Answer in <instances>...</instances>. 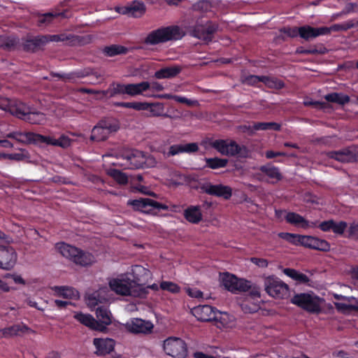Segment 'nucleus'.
<instances>
[{"label": "nucleus", "mask_w": 358, "mask_h": 358, "mask_svg": "<svg viewBox=\"0 0 358 358\" xmlns=\"http://www.w3.org/2000/svg\"><path fill=\"white\" fill-rule=\"evenodd\" d=\"M250 262L260 268H266L268 266V260L263 258L253 257L250 258Z\"/></svg>", "instance_id": "59"}, {"label": "nucleus", "mask_w": 358, "mask_h": 358, "mask_svg": "<svg viewBox=\"0 0 358 358\" xmlns=\"http://www.w3.org/2000/svg\"><path fill=\"white\" fill-rule=\"evenodd\" d=\"M130 15L136 17L138 14L142 15L145 10V7L143 3L139 1H133L129 5Z\"/></svg>", "instance_id": "47"}, {"label": "nucleus", "mask_w": 358, "mask_h": 358, "mask_svg": "<svg viewBox=\"0 0 358 358\" xmlns=\"http://www.w3.org/2000/svg\"><path fill=\"white\" fill-rule=\"evenodd\" d=\"M217 26L216 24H212L210 22H207L205 24L204 29H205V36L206 37V39L205 41H208L210 39V36L213 34L217 29Z\"/></svg>", "instance_id": "57"}, {"label": "nucleus", "mask_w": 358, "mask_h": 358, "mask_svg": "<svg viewBox=\"0 0 358 358\" xmlns=\"http://www.w3.org/2000/svg\"><path fill=\"white\" fill-rule=\"evenodd\" d=\"M187 292L188 296L192 298L199 299L203 297V292L196 288H188Z\"/></svg>", "instance_id": "60"}, {"label": "nucleus", "mask_w": 358, "mask_h": 358, "mask_svg": "<svg viewBox=\"0 0 358 358\" xmlns=\"http://www.w3.org/2000/svg\"><path fill=\"white\" fill-rule=\"evenodd\" d=\"M262 83L269 89L281 90L285 87V83L275 77L271 76H263Z\"/></svg>", "instance_id": "39"}, {"label": "nucleus", "mask_w": 358, "mask_h": 358, "mask_svg": "<svg viewBox=\"0 0 358 358\" xmlns=\"http://www.w3.org/2000/svg\"><path fill=\"white\" fill-rule=\"evenodd\" d=\"M287 156V154L284 152H275L273 150H267L266 152V157L268 159H272L275 157Z\"/></svg>", "instance_id": "63"}, {"label": "nucleus", "mask_w": 358, "mask_h": 358, "mask_svg": "<svg viewBox=\"0 0 358 358\" xmlns=\"http://www.w3.org/2000/svg\"><path fill=\"white\" fill-rule=\"evenodd\" d=\"M56 138L50 136H44L42 134H34V143H43L46 145H55Z\"/></svg>", "instance_id": "53"}, {"label": "nucleus", "mask_w": 358, "mask_h": 358, "mask_svg": "<svg viewBox=\"0 0 358 358\" xmlns=\"http://www.w3.org/2000/svg\"><path fill=\"white\" fill-rule=\"evenodd\" d=\"M126 84L113 83L108 88L109 95L114 96L117 94H126L125 93Z\"/></svg>", "instance_id": "49"}, {"label": "nucleus", "mask_w": 358, "mask_h": 358, "mask_svg": "<svg viewBox=\"0 0 358 358\" xmlns=\"http://www.w3.org/2000/svg\"><path fill=\"white\" fill-rule=\"evenodd\" d=\"M131 273L133 276L132 282L137 286L145 285L152 276L149 269L138 265L132 266Z\"/></svg>", "instance_id": "19"}, {"label": "nucleus", "mask_w": 358, "mask_h": 358, "mask_svg": "<svg viewBox=\"0 0 358 358\" xmlns=\"http://www.w3.org/2000/svg\"><path fill=\"white\" fill-rule=\"evenodd\" d=\"M192 313L199 322H212L215 319L217 308L208 305L194 307Z\"/></svg>", "instance_id": "17"}, {"label": "nucleus", "mask_w": 358, "mask_h": 358, "mask_svg": "<svg viewBox=\"0 0 358 358\" xmlns=\"http://www.w3.org/2000/svg\"><path fill=\"white\" fill-rule=\"evenodd\" d=\"M199 189L201 192L206 194L221 197L224 200H229L233 194L232 188L224 185H213L210 182H206L200 185Z\"/></svg>", "instance_id": "15"}, {"label": "nucleus", "mask_w": 358, "mask_h": 358, "mask_svg": "<svg viewBox=\"0 0 358 358\" xmlns=\"http://www.w3.org/2000/svg\"><path fill=\"white\" fill-rule=\"evenodd\" d=\"M354 23L352 22H345L341 24H334L329 27H314L306 24L299 27V37L306 42H309L313 39L323 35H327L331 31H345L354 27Z\"/></svg>", "instance_id": "8"}, {"label": "nucleus", "mask_w": 358, "mask_h": 358, "mask_svg": "<svg viewBox=\"0 0 358 358\" xmlns=\"http://www.w3.org/2000/svg\"><path fill=\"white\" fill-rule=\"evenodd\" d=\"M96 316L98 319L96 321L99 322V324L103 326V332H106L107 326L112 322L111 314L109 310L105 306L98 307L96 310Z\"/></svg>", "instance_id": "29"}, {"label": "nucleus", "mask_w": 358, "mask_h": 358, "mask_svg": "<svg viewBox=\"0 0 358 358\" xmlns=\"http://www.w3.org/2000/svg\"><path fill=\"white\" fill-rule=\"evenodd\" d=\"M264 289L268 295L275 299H285L288 296V285L273 275L264 280Z\"/></svg>", "instance_id": "11"}, {"label": "nucleus", "mask_w": 358, "mask_h": 358, "mask_svg": "<svg viewBox=\"0 0 358 358\" xmlns=\"http://www.w3.org/2000/svg\"><path fill=\"white\" fill-rule=\"evenodd\" d=\"M334 307H336L337 311L342 313H347L350 311H357L358 306L355 305L345 304L341 302H334Z\"/></svg>", "instance_id": "50"}, {"label": "nucleus", "mask_w": 358, "mask_h": 358, "mask_svg": "<svg viewBox=\"0 0 358 358\" xmlns=\"http://www.w3.org/2000/svg\"><path fill=\"white\" fill-rule=\"evenodd\" d=\"M119 126L111 120H101L94 129H92L90 139L97 142L103 141L108 138L113 132L117 131Z\"/></svg>", "instance_id": "13"}, {"label": "nucleus", "mask_w": 358, "mask_h": 358, "mask_svg": "<svg viewBox=\"0 0 358 358\" xmlns=\"http://www.w3.org/2000/svg\"><path fill=\"white\" fill-rule=\"evenodd\" d=\"M71 145V139L65 135H62L59 138H56L55 146L66 148Z\"/></svg>", "instance_id": "55"}, {"label": "nucleus", "mask_w": 358, "mask_h": 358, "mask_svg": "<svg viewBox=\"0 0 358 358\" xmlns=\"http://www.w3.org/2000/svg\"><path fill=\"white\" fill-rule=\"evenodd\" d=\"M128 204L131 205L133 209L148 214H154L155 213V210H166L169 209L168 206L148 198L129 200Z\"/></svg>", "instance_id": "12"}, {"label": "nucleus", "mask_w": 358, "mask_h": 358, "mask_svg": "<svg viewBox=\"0 0 358 358\" xmlns=\"http://www.w3.org/2000/svg\"><path fill=\"white\" fill-rule=\"evenodd\" d=\"M285 220L288 224L301 227L303 229L317 227L320 231L328 232L332 231L337 236H343L348 228V222L343 220L336 222L333 220H327L319 224L315 222H310L301 215L294 212H288L285 215Z\"/></svg>", "instance_id": "2"}, {"label": "nucleus", "mask_w": 358, "mask_h": 358, "mask_svg": "<svg viewBox=\"0 0 358 358\" xmlns=\"http://www.w3.org/2000/svg\"><path fill=\"white\" fill-rule=\"evenodd\" d=\"M34 134L32 132L13 131L6 134V138L15 139L22 144H30L34 141Z\"/></svg>", "instance_id": "30"}, {"label": "nucleus", "mask_w": 358, "mask_h": 358, "mask_svg": "<svg viewBox=\"0 0 358 358\" xmlns=\"http://www.w3.org/2000/svg\"><path fill=\"white\" fill-rule=\"evenodd\" d=\"M329 49L326 46H298L296 52L298 54H324Z\"/></svg>", "instance_id": "36"}, {"label": "nucleus", "mask_w": 358, "mask_h": 358, "mask_svg": "<svg viewBox=\"0 0 358 358\" xmlns=\"http://www.w3.org/2000/svg\"><path fill=\"white\" fill-rule=\"evenodd\" d=\"M129 49L124 46H106L103 50V54L108 57H113L120 54H126Z\"/></svg>", "instance_id": "45"}, {"label": "nucleus", "mask_w": 358, "mask_h": 358, "mask_svg": "<svg viewBox=\"0 0 358 358\" xmlns=\"http://www.w3.org/2000/svg\"><path fill=\"white\" fill-rule=\"evenodd\" d=\"M55 16H56V15H54L51 13H45L39 19L38 23H39V24H45V23H50Z\"/></svg>", "instance_id": "62"}, {"label": "nucleus", "mask_w": 358, "mask_h": 358, "mask_svg": "<svg viewBox=\"0 0 358 358\" xmlns=\"http://www.w3.org/2000/svg\"><path fill=\"white\" fill-rule=\"evenodd\" d=\"M108 175L112 177L120 185H126L129 182L127 176L119 169H111L108 171Z\"/></svg>", "instance_id": "41"}, {"label": "nucleus", "mask_w": 358, "mask_h": 358, "mask_svg": "<svg viewBox=\"0 0 358 358\" xmlns=\"http://www.w3.org/2000/svg\"><path fill=\"white\" fill-rule=\"evenodd\" d=\"M284 273L299 283L306 284L309 282V278L308 275L295 269L289 268H285L284 270Z\"/></svg>", "instance_id": "37"}, {"label": "nucleus", "mask_w": 358, "mask_h": 358, "mask_svg": "<svg viewBox=\"0 0 358 358\" xmlns=\"http://www.w3.org/2000/svg\"><path fill=\"white\" fill-rule=\"evenodd\" d=\"M3 157L10 160L22 161L29 159V153L25 150H21L20 153L4 154Z\"/></svg>", "instance_id": "51"}, {"label": "nucleus", "mask_w": 358, "mask_h": 358, "mask_svg": "<svg viewBox=\"0 0 358 358\" xmlns=\"http://www.w3.org/2000/svg\"><path fill=\"white\" fill-rule=\"evenodd\" d=\"M124 159L131 165V169H141L145 164V157L142 151L129 150L124 154Z\"/></svg>", "instance_id": "21"}, {"label": "nucleus", "mask_w": 358, "mask_h": 358, "mask_svg": "<svg viewBox=\"0 0 358 358\" xmlns=\"http://www.w3.org/2000/svg\"><path fill=\"white\" fill-rule=\"evenodd\" d=\"M30 110H31L30 106L19 100L10 101L7 109L10 114L15 116L20 120L23 119Z\"/></svg>", "instance_id": "23"}, {"label": "nucleus", "mask_w": 358, "mask_h": 358, "mask_svg": "<svg viewBox=\"0 0 358 358\" xmlns=\"http://www.w3.org/2000/svg\"><path fill=\"white\" fill-rule=\"evenodd\" d=\"M159 288L164 291L170 292L172 294H177L180 292V287L171 281H163L160 282Z\"/></svg>", "instance_id": "48"}, {"label": "nucleus", "mask_w": 358, "mask_h": 358, "mask_svg": "<svg viewBox=\"0 0 358 358\" xmlns=\"http://www.w3.org/2000/svg\"><path fill=\"white\" fill-rule=\"evenodd\" d=\"M210 146L223 155L246 159L250 151L245 145H240L233 139H216L210 143Z\"/></svg>", "instance_id": "7"}, {"label": "nucleus", "mask_w": 358, "mask_h": 358, "mask_svg": "<svg viewBox=\"0 0 358 358\" xmlns=\"http://www.w3.org/2000/svg\"><path fill=\"white\" fill-rule=\"evenodd\" d=\"M260 171L270 179L275 180V182H278L282 180V176L280 170L278 168L273 166L269 164L263 165L260 167Z\"/></svg>", "instance_id": "33"}, {"label": "nucleus", "mask_w": 358, "mask_h": 358, "mask_svg": "<svg viewBox=\"0 0 358 358\" xmlns=\"http://www.w3.org/2000/svg\"><path fill=\"white\" fill-rule=\"evenodd\" d=\"M17 253L10 245H0V269L10 271L15 266Z\"/></svg>", "instance_id": "16"}, {"label": "nucleus", "mask_w": 358, "mask_h": 358, "mask_svg": "<svg viewBox=\"0 0 358 358\" xmlns=\"http://www.w3.org/2000/svg\"><path fill=\"white\" fill-rule=\"evenodd\" d=\"M74 317L85 327H90L92 330L103 332V326L99 324V322L90 314L78 313L75 315Z\"/></svg>", "instance_id": "25"}, {"label": "nucleus", "mask_w": 358, "mask_h": 358, "mask_svg": "<svg viewBox=\"0 0 358 358\" xmlns=\"http://www.w3.org/2000/svg\"><path fill=\"white\" fill-rule=\"evenodd\" d=\"M322 299L319 296L309 293L296 294L291 299L293 305L309 313L317 315L322 312Z\"/></svg>", "instance_id": "9"}, {"label": "nucleus", "mask_w": 358, "mask_h": 358, "mask_svg": "<svg viewBox=\"0 0 358 358\" xmlns=\"http://www.w3.org/2000/svg\"><path fill=\"white\" fill-rule=\"evenodd\" d=\"M184 218L187 222L198 224L202 220V214L199 206H189L183 210Z\"/></svg>", "instance_id": "27"}, {"label": "nucleus", "mask_w": 358, "mask_h": 358, "mask_svg": "<svg viewBox=\"0 0 358 358\" xmlns=\"http://www.w3.org/2000/svg\"><path fill=\"white\" fill-rule=\"evenodd\" d=\"M181 71L182 68L179 66H166L155 71L154 76L157 79H171L176 78Z\"/></svg>", "instance_id": "28"}, {"label": "nucleus", "mask_w": 358, "mask_h": 358, "mask_svg": "<svg viewBox=\"0 0 358 358\" xmlns=\"http://www.w3.org/2000/svg\"><path fill=\"white\" fill-rule=\"evenodd\" d=\"M92 342L96 348L95 353L97 356H106L114 350L115 341L112 338H95Z\"/></svg>", "instance_id": "20"}, {"label": "nucleus", "mask_w": 358, "mask_h": 358, "mask_svg": "<svg viewBox=\"0 0 358 358\" xmlns=\"http://www.w3.org/2000/svg\"><path fill=\"white\" fill-rule=\"evenodd\" d=\"M222 285L227 291L232 293L249 292V298L241 304V309L245 313H256L259 308L261 291L259 287L249 280L238 278L229 273H224L222 278Z\"/></svg>", "instance_id": "1"}, {"label": "nucleus", "mask_w": 358, "mask_h": 358, "mask_svg": "<svg viewBox=\"0 0 358 358\" xmlns=\"http://www.w3.org/2000/svg\"><path fill=\"white\" fill-rule=\"evenodd\" d=\"M212 322H216L218 327H227L229 326V316L225 312L217 310L215 319H212Z\"/></svg>", "instance_id": "44"}, {"label": "nucleus", "mask_w": 358, "mask_h": 358, "mask_svg": "<svg viewBox=\"0 0 358 358\" xmlns=\"http://www.w3.org/2000/svg\"><path fill=\"white\" fill-rule=\"evenodd\" d=\"M209 7L208 2L199 1L192 6V10L194 11H203L207 10Z\"/></svg>", "instance_id": "61"}, {"label": "nucleus", "mask_w": 358, "mask_h": 358, "mask_svg": "<svg viewBox=\"0 0 358 358\" xmlns=\"http://www.w3.org/2000/svg\"><path fill=\"white\" fill-rule=\"evenodd\" d=\"M54 290L56 294L65 299H75L78 296V292L71 287L55 286Z\"/></svg>", "instance_id": "35"}, {"label": "nucleus", "mask_w": 358, "mask_h": 358, "mask_svg": "<svg viewBox=\"0 0 358 358\" xmlns=\"http://www.w3.org/2000/svg\"><path fill=\"white\" fill-rule=\"evenodd\" d=\"M125 327L129 332L147 334L152 331L153 326L151 322L138 318H133L131 322L126 323Z\"/></svg>", "instance_id": "18"}, {"label": "nucleus", "mask_w": 358, "mask_h": 358, "mask_svg": "<svg viewBox=\"0 0 358 358\" xmlns=\"http://www.w3.org/2000/svg\"><path fill=\"white\" fill-rule=\"evenodd\" d=\"M132 281L114 279L109 282L113 291L122 296L132 295Z\"/></svg>", "instance_id": "22"}, {"label": "nucleus", "mask_w": 358, "mask_h": 358, "mask_svg": "<svg viewBox=\"0 0 358 358\" xmlns=\"http://www.w3.org/2000/svg\"><path fill=\"white\" fill-rule=\"evenodd\" d=\"M150 89V83L147 81H143L138 84H126L125 93L130 96H134L138 94H142Z\"/></svg>", "instance_id": "32"}, {"label": "nucleus", "mask_w": 358, "mask_h": 358, "mask_svg": "<svg viewBox=\"0 0 358 358\" xmlns=\"http://www.w3.org/2000/svg\"><path fill=\"white\" fill-rule=\"evenodd\" d=\"M263 76H264L250 75L245 78V82L248 85H255L258 84L259 83H262Z\"/></svg>", "instance_id": "58"}, {"label": "nucleus", "mask_w": 358, "mask_h": 358, "mask_svg": "<svg viewBox=\"0 0 358 358\" xmlns=\"http://www.w3.org/2000/svg\"><path fill=\"white\" fill-rule=\"evenodd\" d=\"M55 248L62 257L79 266H90L96 261L94 255L91 252L64 242L57 243Z\"/></svg>", "instance_id": "3"}, {"label": "nucleus", "mask_w": 358, "mask_h": 358, "mask_svg": "<svg viewBox=\"0 0 358 358\" xmlns=\"http://www.w3.org/2000/svg\"><path fill=\"white\" fill-rule=\"evenodd\" d=\"M358 234V222H351L348 227V235L347 237L348 238H354Z\"/></svg>", "instance_id": "56"}, {"label": "nucleus", "mask_w": 358, "mask_h": 358, "mask_svg": "<svg viewBox=\"0 0 358 358\" xmlns=\"http://www.w3.org/2000/svg\"><path fill=\"white\" fill-rule=\"evenodd\" d=\"M27 329L28 327L26 325L15 324L3 329L1 332L3 336L7 337L16 336L17 333L24 332Z\"/></svg>", "instance_id": "42"}, {"label": "nucleus", "mask_w": 358, "mask_h": 358, "mask_svg": "<svg viewBox=\"0 0 358 358\" xmlns=\"http://www.w3.org/2000/svg\"><path fill=\"white\" fill-rule=\"evenodd\" d=\"M89 36H76L72 34L28 36L26 42L29 45H44L48 43L68 42L71 45H87L92 43Z\"/></svg>", "instance_id": "5"}, {"label": "nucleus", "mask_w": 358, "mask_h": 358, "mask_svg": "<svg viewBox=\"0 0 358 358\" xmlns=\"http://www.w3.org/2000/svg\"><path fill=\"white\" fill-rule=\"evenodd\" d=\"M166 354L173 358H185L187 357V343L180 338L170 336L165 339L163 345Z\"/></svg>", "instance_id": "10"}, {"label": "nucleus", "mask_w": 358, "mask_h": 358, "mask_svg": "<svg viewBox=\"0 0 358 358\" xmlns=\"http://www.w3.org/2000/svg\"><path fill=\"white\" fill-rule=\"evenodd\" d=\"M186 20L188 21L186 24H187L188 29H189L190 31L192 32V36L203 40L206 39L204 32L205 24L201 18L198 17L194 25H191V22L189 21V18H187Z\"/></svg>", "instance_id": "31"}, {"label": "nucleus", "mask_w": 358, "mask_h": 358, "mask_svg": "<svg viewBox=\"0 0 358 358\" xmlns=\"http://www.w3.org/2000/svg\"><path fill=\"white\" fill-rule=\"evenodd\" d=\"M143 107L145 108L141 110H146L149 112L148 117H170V115L165 113L164 104L159 102L148 103L143 102Z\"/></svg>", "instance_id": "24"}, {"label": "nucleus", "mask_w": 358, "mask_h": 358, "mask_svg": "<svg viewBox=\"0 0 358 358\" xmlns=\"http://www.w3.org/2000/svg\"><path fill=\"white\" fill-rule=\"evenodd\" d=\"M280 124L273 122H255L252 124V129L255 130H273L280 131Z\"/></svg>", "instance_id": "43"}, {"label": "nucleus", "mask_w": 358, "mask_h": 358, "mask_svg": "<svg viewBox=\"0 0 358 358\" xmlns=\"http://www.w3.org/2000/svg\"><path fill=\"white\" fill-rule=\"evenodd\" d=\"M327 157L341 163L357 162L358 147L350 146L343 150L328 151L327 152Z\"/></svg>", "instance_id": "14"}, {"label": "nucleus", "mask_w": 358, "mask_h": 358, "mask_svg": "<svg viewBox=\"0 0 358 358\" xmlns=\"http://www.w3.org/2000/svg\"><path fill=\"white\" fill-rule=\"evenodd\" d=\"M278 236L294 245H303L309 249L323 252L330 251L331 250V245L328 241L313 236L280 232Z\"/></svg>", "instance_id": "4"}, {"label": "nucleus", "mask_w": 358, "mask_h": 358, "mask_svg": "<svg viewBox=\"0 0 358 358\" xmlns=\"http://www.w3.org/2000/svg\"><path fill=\"white\" fill-rule=\"evenodd\" d=\"M159 97L172 99L176 100L178 103H184V104H187V105L191 104V100H189V99H187L186 97H183V96H177V95L172 96L169 94H165L163 95H159Z\"/></svg>", "instance_id": "54"}, {"label": "nucleus", "mask_w": 358, "mask_h": 358, "mask_svg": "<svg viewBox=\"0 0 358 358\" xmlns=\"http://www.w3.org/2000/svg\"><path fill=\"white\" fill-rule=\"evenodd\" d=\"M194 358H217V357L206 355L203 352H195L194 353ZM222 358H229V357H223Z\"/></svg>", "instance_id": "64"}, {"label": "nucleus", "mask_w": 358, "mask_h": 358, "mask_svg": "<svg viewBox=\"0 0 358 358\" xmlns=\"http://www.w3.org/2000/svg\"><path fill=\"white\" fill-rule=\"evenodd\" d=\"M299 27H283L282 29H281L280 32L282 34H285L284 36H282L283 41L284 42L287 41V37L294 38L299 36Z\"/></svg>", "instance_id": "46"}, {"label": "nucleus", "mask_w": 358, "mask_h": 358, "mask_svg": "<svg viewBox=\"0 0 358 358\" xmlns=\"http://www.w3.org/2000/svg\"><path fill=\"white\" fill-rule=\"evenodd\" d=\"M206 167L213 170L224 168L228 164L227 159H221L218 157L206 158Z\"/></svg>", "instance_id": "40"}, {"label": "nucleus", "mask_w": 358, "mask_h": 358, "mask_svg": "<svg viewBox=\"0 0 358 358\" xmlns=\"http://www.w3.org/2000/svg\"><path fill=\"white\" fill-rule=\"evenodd\" d=\"M185 36V31L177 25L162 27L151 31L144 40L146 44L156 45L178 41Z\"/></svg>", "instance_id": "6"}, {"label": "nucleus", "mask_w": 358, "mask_h": 358, "mask_svg": "<svg viewBox=\"0 0 358 358\" xmlns=\"http://www.w3.org/2000/svg\"><path fill=\"white\" fill-rule=\"evenodd\" d=\"M324 99L327 102L337 103L340 105H345L350 101V96L348 94L333 92L327 94Z\"/></svg>", "instance_id": "34"}, {"label": "nucleus", "mask_w": 358, "mask_h": 358, "mask_svg": "<svg viewBox=\"0 0 358 358\" xmlns=\"http://www.w3.org/2000/svg\"><path fill=\"white\" fill-rule=\"evenodd\" d=\"M199 150V145L195 143L187 144H174L170 146L168 156H174L181 153H194Z\"/></svg>", "instance_id": "26"}, {"label": "nucleus", "mask_w": 358, "mask_h": 358, "mask_svg": "<svg viewBox=\"0 0 358 358\" xmlns=\"http://www.w3.org/2000/svg\"><path fill=\"white\" fill-rule=\"evenodd\" d=\"M22 120L31 124H41L45 121V117L44 113L40 112H31V109L30 112H28V113H27L24 117Z\"/></svg>", "instance_id": "38"}, {"label": "nucleus", "mask_w": 358, "mask_h": 358, "mask_svg": "<svg viewBox=\"0 0 358 358\" xmlns=\"http://www.w3.org/2000/svg\"><path fill=\"white\" fill-rule=\"evenodd\" d=\"M116 106L124 108H130L136 110H141L145 108L143 102H119Z\"/></svg>", "instance_id": "52"}]
</instances>
